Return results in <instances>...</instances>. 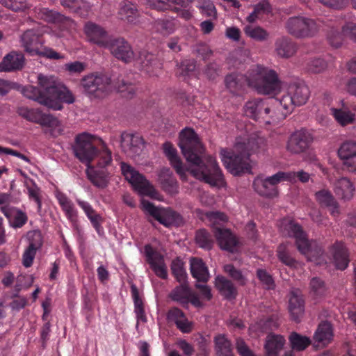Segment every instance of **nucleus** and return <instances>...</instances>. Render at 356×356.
I'll list each match as a JSON object with an SVG mask.
<instances>
[{
	"label": "nucleus",
	"instance_id": "nucleus-27",
	"mask_svg": "<svg viewBox=\"0 0 356 356\" xmlns=\"http://www.w3.org/2000/svg\"><path fill=\"white\" fill-rule=\"evenodd\" d=\"M1 211L13 228H20L27 222L28 217L26 213L18 209L4 206L1 207Z\"/></svg>",
	"mask_w": 356,
	"mask_h": 356
},
{
	"label": "nucleus",
	"instance_id": "nucleus-41",
	"mask_svg": "<svg viewBox=\"0 0 356 356\" xmlns=\"http://www.w3.org/2000/svg\"><path fill=\"white\" fill-rule=\"evenodd\" d=\"M191 1L192 0H147V3L156 10H165L170 9L173 4L187 7Z\"/></svg>",
	"mask_w": 356,
	"mask_h": 356
},
{
	"label": "nucleus",
	"instance_id": "nucleus-64",
	"mask_svg": "<svg viewBox=\"0 0 356 356\" xmlns=\"http://www.w3.org/2000/svg\"><path fill=\"white\" fill-rule=\"evenodd\" d=\"M195 69V62L194 60H184L178 66L179 74L181 76H189Z\"/></svg>",
	"mask_w": 356,
	"mask_h": 356
},
{
	"label": "nucleus",
	"instance_id": "nucleus-33",
	"mask_svg": "<svg viewBox=\"0 0 356 356\" xmlns=\"http://www.w3.org/2000/svg\"><path fill=\"white\" fill-rule=\"evenodd\" d=\"M250 79V71L248 76H243L241 74H231L225 77V85L230 92L238 94L245 84L248 85Z\"/></svg>",
	"mask_w": 356,
	"mask_h": 356
},
{
	"label": "nucleus",
	"instance_id": "nucleus-35",
	"mask_svg": "<svg viewBox=\"0 0 356 356\" xmlns=\"http://www.w3.org/2000/svg\"><path fill=\"white\" fill-rule=\"evenodd\" d=\"M253 186L255 191L262 196L274 197L278 194L277 187L270 185L266 177L262 176H259L254 179Z\"/></svg>",
	"mask_w": 356,
	"mask_h": 356
},
{
	"label": "nucleus",
	"instance_id": "nucleus-44",
	"mask_svg": "<svg viewBox=\"0 0 356 356\" xmlns=\"http://www.w3.org/2000/svg\"><path fill=\"white\" fill-rule=\"evenodd\" d=\"M214 341L216 351L219 356H233L231 342L224 334L216 336Z\"/></svg>",
	"mask_w": 356,
	"mask_h": 356
},
{
	"label": "nucleus",
	"instance_id": "nucleus-6",
	"mask_svg": "<svg viewBox=\"0 0 356 356\" xmlns=\"http://www.w3.org/2000/svg\"><path fill=\"white\" fill-rule=\"evenodd\" d=\"M282 233L295 239L298 251L305 255L308 261L316 265H322L324 261L323 250L316 241H309L300 226L289 218L283 219L280 225Z\"/></svg>",
	"mask_w": 356,
	"mask_h": 356
},
{
	"label": "nucleus",
	"instance_id": "nucleus-56",
	"mask_svg": "<svg viewBox=\"0 0 356 356\" xmlns=\"http://www.w3.org/2000/svg\"><path fill=\"white\" fill-rule=\"evenodd\" d=\"M224 270L239 284L243 286L246 284L248 282L246 275H243L241 270L236 269L232 264L225 265Z\"/></svg>",
	"mask_w": 356,
	"mask_h": 356
},
{
	"label": "nucleus",
	"instance_id": "nucleus-47",
	"mask_svg": "<svg viewBox=\"0 0 356 356\" xmlns=\"http://www.w3.org/2000/svg\"><path fill=\"white\" fill-rule=\"evenodd\" d=\"M35 277L33 275L20 273L15 278L14 290L17 293L21 291L28 290L33 284Z\"/></svg>",
	"mask_w": 356,
	"mask_h": 356
},
{
	"label": "nucleus",
	"instance_id": "nucleus-15",
	"mask_svg": "<svg viewBox=\"0 0 356 356\" xmlns=\"http://www.w3.org/2000/svg\"><path fill=\"white\" fill-rule=\"evenodd\" d=\"M213 234L220 249L229 252L238 251L241 243L236 236L229 229L216 227Z\"/></svg>",
	"mask_w": 356,
	"mask_h": 356
},
{
	"label": "nucleus",
	"instance_id": "nucleus-26",
	"mask_svg": "<svg viewBox=\"0 0 356 356\" xmlns=\"http://www.w3.org/2000/svg\"><path fill=\"white\" fill-rule=\"evenodd\" d=\"M158 181L164 191L170 195L177 194L179 186L172 173L168 168H163L159 173Z\"/></svg>",
	"mask_w": 356,
	"mask_h": 356
},
{
	"label": "nucleus",
	"instance_id": "nucleus-17",
	"mask_svg": "<svg viewBox=\"0 0 356 356\" xmlns=\"http://www.w3.org/2000/svg\"><path fill=\"white\" fill-rule=\"evenodd\" d=\"M105 48L108 49L115 58L125 63L130 62L134 58L131 46L123 38L111 39L108 45Z\"/></svg>",
	"mask_w": 356,
	"mask_h": 356
},
{
	"label": "nucleus",
	"instance_id": "nucleus-46",
	"mask_svg": "<svg viewBox=\"0 0 356 356\" xmlns=\"http://www.w3.org/2000/svg\"><path fill=\"white\" fill-rule=\"evenodd\" d=\"M180 284L179 286H177L172 291L170 296L173 300L186 305L188 303L191 291L186 282Z\"/></svg>",
	"mask_w": 356,
	"mask_h": 356
},
{
	"label": "nucleus",
	"instance_id": "nucleus-8",
	"mask_svg": "<svg viewBox=\"0 0 356 356\" xmlns=\"http://www.w3.org/2000/svg\"><path fill=\"white\" fill-rule=\"evenodd\" d=\"M248 86L260 94L277 95L282 88V83L275 70L257 65L250 70Z\"/></svg>",
	"mask_w": 356,
	"mask_h": 356
},
{
	"label": "nucleus",
	"instance_id": "nucleus-11",
	"mask_svg": "<svg viewBox=\"0 0 356 356\" xmlns=\"http://www.w3.org/2000/svg\"><path fill=\"white\" fill-rule=\"evenodd\" d=\"M320 26L319 21L301 15L289 17L285 24L286 31L298 38L314 36Z\"/></svg>",
	"mask_w": 356,
	"mask_h": 356
},
{
	"label": "nucleus",
	"instance_id": "nucleus-50",
	"mask_svg": "<svg viewBox=\"0 0 356 356\" xmlns=\"http://www.w3.org/2000/svg\"><path fill=\"white\" fill-rule=\"evenodd\" d=\"M197 7L203 15L213 19L217 18L216 6L211 0H198Z\"/></svg>",
	"mask_w": 356,
	"mask_h": 356
},
{
	"label": "nucleus",
	"instance_id": "nucleus-21",
	"mask_svg": "<svg viewBox=\"0 0 356 356\" xmlns=\"http://www.w3.org/2000/svg\"><path fill=\"white\" fill-rule=\"evenodd\" d=\"M286 340L280 334H270L267 336L264 348L266 356H280ZM284 356H293L291 351L285 352Z\"/></svg>",
	"mask_w": 356,
	"mask_h": 356
},
{
	"label": "nucleus",
	"instance_id": "nucleus-58",
	"mask_svg": "<svg viewBox=\"0 0 356 356\" xmlns=\"http://www.w3.org/2000/svg\"><path fill=\"white\" fill-rule=\"evenodd\" d=\"M26 238L29 241V248L39 250L42 245V236L39 230L29 231L26 234Z\"/></svg>",
	"mask_w": 356,
	"mask_h": 356
},
{
	"label": "nucleus",
	"instance_id": "nucleus-7",
	"mask_svg": "<svg viewBox=\"0 0 356 356\" xmlns=\"http://www.w3.org/2000/svg\"><path fill=\"white\" fill-rule=\"evenodd\" d=\"M45 33H49V28L44 26L31 29L21 34L20 43L24 51L31 56H40L48 59H63L64 56L53 49L44 45V41L40 37Z\"/></svg>",
	"mask_w": 356,
	"mask_h": 356
},
{
	"label": "nucleus",
	"instance_id": "nucleus-25",
	"mask_svg": "<svg viewBox=\"0 0 356 356\" xmlns=\"http://www.w3.org/2000/svg\"><path fill=\"white\" fill-rule=\"evenodd\" d=\"M24 56L21 53L12 51L7 54L0 63V72H13L22 68Z\"/></svg>",
	"mask_w": 356,
	"mask_h": 356
},
{
	"label": "nucleus",
	"instance_id": "nucleus-23",
	"mask_svg": "<svg viewBox=\"0 0 356 356\" xmlns=\"http://www.w3.org/2000/svg\"><path fill=\"white\" fill-rule=\"evenodd\" d=\"M333 262L337 269L344 270L349 263L348 252L342 243H336L330 248Z\"/></svg>",
	"mask_w": 356,
	"mask_h": 356
},
{
	"label": "nucleus",
	"instance_id": "nucleus-28",
	"mask_svg": "<svg viewBox=\"0 0 356 356\" xmlns=\"http://www.w3.org/2000/svg\"><path fill=\"white\" fill-rule=\"evenodd\" d=\"M138 17L136 6L127 0L122 1L119 6L118 17L128 24H136Z\"/></svg>",
	"mask_w": 356,
	"mask_h": 356
},
{
	"label": "nucleus",
	"instance_id": "nucleus-16",
	"mask_svg": "<svg viewBox=\"0 0 356 356\" xmlns=\"http://www.w3.org/2000/svg\"><path fill=\"white\" fill-rule=\"evenodd\" d=\"M145 255L150 268L156 276L162 279L168 277L167 266L163 256L154 250L150 245L145 246Z\"/></svg>",
	"mask_w": 356,
	"mask_h": 356
},
{
	"label": "nucleus",
	"instance_id": "nucleus-49",
	"mask_svg": "<svg viewBox=\"0 0 356 356\" xmlns=\"http://www.w3.org/2000/svg\"><path fill=\"white\" fill-rule=\"evenodd\" d=\"M0 4L15 11H25L31 8L28 0H0Z\"/></svg>",
	"mask_w": 356,
	"mask_h": 356
},
{
	"label": "nucleus",
	"instance_id": "nucleus-43",
	"mask_svg": "<svg viewBox=\"0 0 356 356\" xmlns=\"http://www.w3.org/2000/svg\"><path fill=\"white\" fill-rule=\"evenodd\" d=\"M330 110L336 121L342 126L351 124L355 121V114L347 108H332Z\"/></svg>",
	"mask_w": 356,
	"mask_h": 356
},
{
	"label": "nucleus",
	"instance_id": "nucleus-59",
	"mask_svg": "<svg viewBox=\"0 0 356 356\" xmlns=\"http://www.w3.org/2000/svg\"><path fill=\"white\" fill-rule=\"evenodd\" d=\"M345 38H348V36L343 33V29L341 33L337 30L332 29L327 35L330 44L336 48L339 47L342 44Z\"/></svg>",
	"mask_w": 356,
	"mask_h": 356
},
{
	"label": "nucleus",
	"instance_id": "nucleus-3",
	"mask_svg": "<svg viewBox=\"0 0 356 356\" xmlns=\"http://www.w3.org/2000/svg\"><path fill=\"white\" fill-rule=\"evenodd\" d=\"M96 137L88 133H82L76 137L74 152L76 158L87 166L86 173L91 182L98 188H106L108 183V173L104 168L112 162L111 152L106 147L98 155V168L90 165V162L97 155L94 142Z\"/></svg>",
	"mask_w": 356,
	"mask_h": 356
},
{
	"label": "nucleus",
	"instance_id": "nucleus-14",
	"mask_svg": "<svg viewBox=\"0 0 356 356\" xmlns=\"http://www.w3.org/2000/svg\"><path fill=\"white\" fill-rule=\"evenodd\" d=\"M34 13L38 18L46 22L51 23L60 22L61 24L59 27H65L67 31L75 29L76 24L71 18L65 17L59 13L49 8L40 6L35 7Z\"/></svg>",
	"mask_w": 356,
	"mask_h": 356
},
{
	"label": "nucleus",
	"instance_id": "nucleus-5",
	"mask_svg": "<svg viewBox=\"0 0 356 356\" xmlns=\"http://www.w3.org/2000/svg\"><path fill=\"white\" fill-rule=\"evenodd\" d=\"M264 142L257 134L238 137L232 152L225 149L220 151V159L225 168L233 175L251 173L254 162L250 159L252 152L257 151Z\"/></svg>",
	"mask_w": 356,
	"mask_h": 356
},
{
	"label": "nucleus",
	"instance_id": "nucleus-42",
	"mask_svg": "<svg viewBox=\"0 0 356 356\" xmlns=\"http://www.w3.org/2000/svg\"><path fill=\"white\" fill-rule=\"evenodd\" d=\"M245 35L255 41L263 42L269 37L268 32L259 26L248 24L243 29Z\"/></svg>",
	"mask_w": 356,
	"mask_h": 356
},
{
	"label": "nucleus",
	"instance_id": "nucleus-40",
	"mask_svg": "<svg viewBox=\"0 0 356 356\" xmlns=\"http://www.w3.org/2000/svg\"><path fill=\"white\" fill-rule=\"evenodd\" d=\"M131 292L134 302V312L137 318L136 327H138L140 322L145 323L147 321V318L144 311L143 300L140 298L138 290L135 285H131Z\"/></svg>",
	"mask_w": 356,
	"mask_h": 356
},
{
	"label": "nucleus",
	"instance_id": "nucleus-38",
	"mask_svg": "<svg viewBox=\"0 0 356 356\" xmlns=\"http://www.w3.org/2000/svg\"><path fill=\"white\" fill-rule=\"evenodd\" d=\"M275 51L278 56L289 58L295 54L296 47L289 38L282 37L276 40Z\"/></svg>",
	"mask_w": 356,
	"mask_h": 356
},
{
	"label": "nucleus",
	"instance_id": "nucleus-18",
	"mask_svg": "<svg viewBox=\"0 0 356 356\" xmlns=\"http://www.w3.org/2000/svg\"><path fill=\"white\" fill-rule=\"evenodd\" d=\"M338 156L348 171H356V142H343L338 149Z\"/></svg>",
	"mask_w": 356,
	"mask_h": 356
},
{
	"label": "nucleus",
	"instance_id": "nucleus-51",
	"mask_svg": "<svg viewBox=\"0 0 356 356\" xmlns=\"http://www.w3.org/2000/svg\"><path fill=\"white\" fill-rule=\"evenodd\" d=\"M171 270L175 277L179 283L186 282L187 274L184 268V263L180 259L177 258L172 261Z\"/></svg>",
	"mask_w": 356,
	"mask_h": 356
},
{
	"label": "nucleus",
	"instance_id": "nucleus-22",
	"mask_svg": "<svg viewBox=\"0 0 356 356\" xmlns=\"http://www.w3.org/2000/svg\"><path fill=\"white\" fill-rule=\"evenodd\" d=\"M289 311L292 318L299 321L305 312V304L300 291L293 289L289 293Z\"/></svg>",
	"mask_w": 356,
	"mask_h": 356
},
{
	"label": "nucleus",
	"instance_id": "nucleus-62",
	"mask_svg": "<svg viewBox=\"0 0 356 356\" xmlns=\"http://www.w3.org/2000/svg\"><path fill=\"white\" fill-rule=\"evenodd\" d=\"M277 256L283 264L289 267H293L296 264V261L288 254L286 250V246L283 244L278 247Z\"/></svg>",
	"mask_w": 356,
	"mask_h": 356
},
{
	"label": "nucleus",
	"instance_id": "nucleus-37",
	"mask_svg": "<svg viewBox=\"0 0 356 356\" xmlns=\"http://www.w3.org/2000/svg\"><path fill=\"white\" fill-rule=\"evenodd\" d=\"M215 285L220 293L227 299H233L236 296V289L233 283L222 276H217Z\"/></svg>",
	"mask_w": 356,
	"mask_h": 356
},
{
	"label": "nucleus",
	"instance_id": "nucleus-32",
	"mask_svg": "<svg viewBox=\"0 0 356 356\" xmlns=\"http://www.w3.org/2000/svg\"><path fill=\"white\" fill-rule=\"evenodd\" d=\"M169 322L175 323L182 332H189L192 329V324L188 321L184 314L178 308H172L167 314Z\"/></svg>",
	"mask_w": 356,
	"mask_h": 356
},
{
	"label": "nucleus",
	"instance_id": "nucleus-4",
	"mask_svg": "<svg viewBox=\"0 0 356 356\" xmlns=\"http://www.w3.org/2000/svg\"><path fill=\"white\" fill-rule=\"evenodd\" d=\"M38 83L39 88L33 86L24 87V96L56 111L62 109L61 102L72 104L74 101L71 92L54 76L39 74Z\"/></svg>",
	"mask_w": 356,
	"mask_h": 356
},
{
	"label": "nucleus",
	"instance_id": "nucleus-13",
	"mask_svg": "<svg viewBox=\"0 0 356 356\" xmlns=\"http://www.w3.org/2000/svg\"><path fill=\"white\" fill-rule=\"evenodd\" d=\"M83 30L86 40L88 42L103 48L108 45L111 38L102 26L92 22H87L84 24Z\"/></svg>",
	"mask_w": 356,
	"mask_h": 356
},
{
	"label": "nucleus",
	"instance_id": "nucleus-60",
	"mask_svg": "<svg viewBox=\"0 0 356 356\" xmlns=\"http://www.w3.org/2000/svg\"><path fill=\"white\" fill-rule=\"evenodd\" d=\"M271 322L270 321H260L255 324H252L249 327L250 334L252 337H259L261 334L266 332L268 331V327H270V324Z\"/></svg>",
	"mask_w": 356,
	"mask_h": 356
},
{
	"label": "nucleus",
	"instance_id": "nucleus-36",
	"mask_svg": "<svg viewBox=\"0 0 356 356\" xmlns=\"http://www.w3.org/2000/svg\"><path fill=\"white\" fill-rule=\"evenodd\" d=\"M60 4L81 17H86L92 5L85 0H60Z\"/></svg>",
	"mask_w": 356,
	"mask_h": 356
},
{
	"label": "nucleus",
	"instance_id": "nucleus-31",
	"mask_svg": "<svg viewBox=\"0 0 356 356\" xmlns=\"http://www.w3.org/2000/svg\"><path fill=\"white\" fill-rule=\"evenodd\" d=\"M334 190L337 196L344 200H350L353 198L355 192V186L351 181L346 177H341L336 181Z\"/></svg>",
	"mask_w": 356,
	"mask_h": 356
},
{
	"label": "nucleus",
	"instance_id": "nucleus-12",
	"mask_svg": "<svg viewBox=\"0 0 356 356\" xmlns=\"http://www.w3.org/2000/svg\"><path fill=\"white\" fill-rule=\"evenodd\" d=\"M84 91L95 97H101L111 90V79L101 74H90L84 76L81 81Z\"/></svg>",
	"mask_w": 356,
	"mask_h": 356
},
{
	"label": "nucleus",
	"instance_id": "nucleus-2",
	"mask_svg": "<svg viewBox=\"0 0 356 356\" xmlns=\"http://www.w3.org/2000/svg\"><path fill=\"white\" fill-rule=\"evenodd\" d=\"M122 173L125 179L131 184L134 191L141 197L148 196L152 199L161 200V195L155 189L154 186L145 179V177L136 170L131 165L121 163ZM142 209L147 213L165 227L179 225L182 223L181 216L170 208L156 207L150 202L141 199Z\"/></svg>",
	"mask_w": 356,
	"mask_h": 356
},
{
	"label": "nucleus",
	"instance_id": "nucleus-48",
	"mask_svg": "<svg viewBox=\"0 0 356 356\" xmlns=\"http://www.w3.org/2000/svg\"><path fill=\"white\" fill-rule=\"evenodd\" d=\"M289 341L292 349L298 351L305 350L311 343V340L309 337L300 335L296 332L291 334Z\"/></svg>",
	"mask_w": 356,
	"mask_h": 356
},
{
	"label": "nucleus",
	"instance_id": "nucleus-53",
	"mask_svg": "<svg viewBox=\"0 0 356 356\" xmlns=\"http://www.w3.org/2000/svg\"><path fill=\"white\" fill-rule=\"evenodd\" d=\"M18 113L27 120L38 124H40L44 114L38 109L28 108L26 107L19 108Z\"/></svg>",
	"mask_w": 356,
	"mask_h": 356
},
{
	"label": "nucleus",
	"instance_id": "nucleus-10",
	"mask_svg": "<svg viewBox=\"0 0 356 356\" xmlns=\"http://www.w3.org/2000/svg\"><path fill=\"white\" fill-rule=\"evenodd\" d=\"M310 97L309 87L304 83H294L289 86L285 94L275 99L277 107H280L284 119L290 114L295 106L305 104Z\"/></svg>",
	"mask_w": 356,
	"mask_h": 356
},
{
	"label": "nucleus",
	"instance_id": "nucleus-55",
	"mask_svg": "<svg viewBox=\"0 0 356 356\" xmlns=\"http://www.w3.org/2000/svg\"><path fill=\"white\" fill-rule=\"evenodd\" d=\"M195 240L199 246L204 249H211L213 244L212 236L205 229L197 232Z\"/></svg>",
	"mask_w": 356,
	"mask_h": 356
},
{
	"label": "nucleus",
	"instance_id": "nucleus-45",
	"mask_svg": "<svg viewBox=\"0 0 356 356\" xmlns=\"http://www.w3.org/2000/svg\"><path fill=\"white\" fill-rule=\"evenodd\" d=\"M314 198L318 204L321 207L332 205L336 200L331 191L327 188H323L316 191Z\"/></svg>",
	"mask_w": 356,
	"mask_h": 356
},
{
	"label": "nucleus",
	"instance_id": "nucleus-29",
	"mask_svg": "<svg viewBox=\"0 0 356 356\" xmlns=\"http://www.w3.org/2000/svg\"><path fill=\"white\" fill-rule=\"evenodd\" d=\"M190 270L192 276L197 282L206 283L210 277L208 268L202 259L200 258L194 257L191 259Z\"/></svg>",
	"mask_w": 356,
	"mask_h": 356
},
{
	"label": "nucleus",
	"instance_id": "nucleus-20",
	"mask_svg": "<svg viewBox=\"0 0 356 356\" xmlns=\"http://www.w3.org/2000/svg\"><path fill=\"white\" fill-rule=\"evenodd\" d=\"M121 147L128 156L134 157L142 151L143 140L138 135L124 132L121 135Z\"/></svg>",
	"mask_w": 356,
	"mask_h": 356
},
{
	"label": "nucleus",
	"instance_id": "nucleus-19",
	"mask_svg": "<svg viewBox=\"0 0 356 356\" xmlns=\"http://www.w3.org/2000/svg\"><path fill=\"white\" fill-rule=\"evenodd\" d=\"M311 140L310 134L306 131H297L290 136L286 149L291 154H300L308 147Z\"/></svg>",
	"mask_w": 356,
	"mask_h": 356
},
{
	"label": "nucleus",
	"instance_id": "nucleus-52",
	"mask_svg": "<svg viewBox=\"0 0 356 356\" xmlns=\"http://www.w3.org/2000/svg\"><path fill=\"white\" fill-rule=\"evenodd\" d=\"M175 19L172 17L159 19L156 22V29L157 31L163 34H170L175 29Z\"/></svg>",
	"mask_w": 356,
	"mask_h": 356
},
{
	"label": "nucleus",
	"instance_id": "nucleus-63",
	"mask_svg": "<svg viewBox=\"0 0 356 356\" xmlns=\"http://www.w3.org/2000/svg\"><path fill=\"white\" fill-rule=\"evenodd\" d=\"M270 4L268 2H266V1H262L260 3H259L257 6H255L254 11L252 13H251L247 17V20L249 22L252 23V22H254L257 19V15L260 12L262 11L264 13H268V12L270 11Z\"/></svg>",
	"mask_w": 356,
	"mask_h": 356
},
{
	"label": "nucleus",
	"instance_id": "nucleus-1",
	"mask_svg": "<svg viewBox=\"0 0 356 356\" xmlns=\"http://www.w3.org/2000/svg\"><path fill=\"white\" fill-rule=\"evenodd\" d=\"M179 147L189 164L188 169L184 167L177 149L171 143H164L163 152L181 179L184 177L186 172L189 171L194 177L212 186L220 188L225 185L224 177L216 160L208 156L204 158L205 163L202 161L204 147L193 129L185 128L180 132Z\"/></svg>",
	"mask_w": 356,
	"mask_h": 356
},
{
	"label": "nucleus",
	"instance_id": "nucleus-30",
	"mask_svg": "<svg viewBox=\"0 0 356 356\" xmlns=\"http://www.w3.org/2000/svg\"><path fill=\"white\" fill-rule=\"evenodd\" d=\"M56 197L67 220L76 222L78 211L72 201L65 193L59 191L56 193Z\"/></svg>",
	"mask_w": 356,
	"mask_h": 356
},
{
	"label": "nucleus",
	"instance_id": "nucleus-9",
	"mask_svg": "<svg viewBox=\"0 0 356 356\" xmlns=\"http://www.w3.org/2000/svg\"><path fill=\"white\" fill-rule=\"evenodd\" d=\"M245 114L260 122L267 124H275L283 120L280 107H277L274 100L253 99L248 101L244 106Z\"/></svg>",
	"mask_w": 356,
	"mask_h": 356
},
{
	"label": "nucleus",
	"instance_id": "nucleus-54",
	"mask_svg": "<svg viewBox=\"0 0 356 356\" xmlns=\"http://www.w3.org/2000/svg\"><path fill=\"white\" fill-rule=\"evenodd\" d=\"M205 216L213 227V233L216 227H221V225H224L228 220L225 213L218 211L207 212Z\"/></svg>",
	"mask_w": 356,
	"mask_h": 356
},
{
	"label": "nucleus",
	"instance_id": "nucleus-57",
	"mask_svg": "<svg viewBox=\"0 0 356 356\" xmlns=\"http://www.w3.org/2000/svg\"><path fill=\"white\" fill-rule=\"evenodd\" d=\"M311 293L312 296L318 299L321 298L325 294L326 288L324 282L317 278L314 277L310 282Z\"/></svg>",
	"mask_w": 356,
	"mask_h": 356
},
{
	"label": "nucleus",
	"instance_id": "nucleus-34",
	"mask_svg": "<svg viewBox=\"0 0 356 356\" xmlns=\"http://www.w3.org/2000/svg\"><path fill=\"white\" fill-rule=\"evenodd\" d=\"M40 124L47 133L56 137L63 132V126L55 117L49 114H43Z\"/></svg>",
	"mask_w": 356,
	"mask_h": 356
},
{
	"label": "nucleus",
	"instance_id": "nucleus-39",
	"mask_svg": "<svg viewBox=\"0 0 356 356\" xmlns=\"http://www.w3.org/2000/svg\"><path fill=\"white\" fill-rule=\"evenodd\" d=\"M332 327L330 323L322 322L314 334V340L323 346L328 344L332 339Z\"/></svg>",
	"mask_w": 356,
	"mask_h": 356
},
{
	"label": "nucleus",
	"instance_id": "nucleus-24",
	"mask_svg": "<svg viewBox=\"0 0 356 356\" xmlns=\"http://www.w3.org/2000/svg\"><path fill=\"white\" fill-rule=\"evenodd\" d=\"M76 202L82 209L98 234L99 236L102 235L104 234V229L102 226V216L95 211L88 202L77 199Z\"/></svg>",
	"mask_w": 356,
	"mask_h": 356
},
{
	"label": "nucleus",
	"instance_id": "nucleus-61",
	"mask_svg": "<svg viewBox=\"0 0 356 356\" xmlns=\"http://www.w3.org/2000/svg\"><path fill=\"white\" fill-rule=\"evenodd\" d=\"M257 277L263 286L266 289H273L275 286L274 280L272 276L265 270L258 269L257 272Z\"/></svg>",
	"mask_w": 356,
	"mask_h": 356
}]
</instances>
